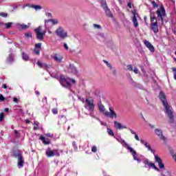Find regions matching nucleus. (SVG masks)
Segmentation results:
<instances>
[{
    "label": "nucleus",
    "mask_w": 176,
    "mask_h": 176,
    "mask_svg": "<svg viewBox=\"0 0 176 176\" xmlns=\"http://www.w3.org/2000/svg\"><path fill=\"white\" fill-rule=\"evenodd\" d=\"M18 25H20V27H21V28H22V30H27L28 28H30V26L25 25V24H22V25L18 24Z\"/></svg>",
    "instance_id": "obj_33"
},
{
    "label": "nucleus",
    "mask_w": 176,
    "mask_h": 176,
    "mask_svg": "<svg viewBox=\"0 0 176 176\" xmlns=\"http://www.w3.org/2000/svg\"><path fill=\"white\" fill-rule=\"evenodd\" d=\"M37 65L40 67V68H49L47 64H43L42 62L38 60Z\"/></svg>",
    "instance_id": "obj_29"
},
{
    "label": "nucleus",
    "mask_w": 176,
    "mask_h": 176,
    "mask_svg": "<svg viewBox=\"0 0 176 176\" xmlns=\"http://www.w3.org/2000/svg\"><path fill=\"white\" fill-rule=\"evenodd\" d=\"M155 133L157 137H159L160 140H162V141H166L167 140L166 138H165L164 135H163V131L160 129H155Z\"/></svg>",
    "instance_id": "obj_14"
},
{
    "label": "nucleus",
    "mask_w": 176,
    "mask_h": 176,
    "mask_svg": "<svg viewBox=\"0 0 176 176\" xmlns=\"http://www.w3.org/2000/svg\"><path fill=\"white\" fill-rule=\"evenodd\" d=\"M42 102H45V104H46V102H47V98H46V97L43 98L42 100Z\"/></svg>",
    "instance_id": "obj_53"
},
{
    "label": "nucleus",
    "mask_w": 176,
    "mask_h": 176,
    "mask_svg": "<svg viewBox=\"0 0 176 176\" xmlns=\"http://www.w3.org/2000/svg\"><path fill=\"white\" fill-rule=\"evenodd\" d=\"M35 93H36V96H39L41 94V93H39L38 91H36Z\"/></svg>",
    "instance_id": "obj_63"
},
{
    "label": "nucleus",
    "mask_w": 176,
    "mask_h": 176,
    "mask_svg": "<svg viewBox=\"0 0 176 176\" xmlns=\"http://www.w3.org/2000/svg\"><path fill=\"white\" fill-rule=\"evenodd\" d=\"M107 133L109 135H111V137H115V133H113V131H112V129L107 128Z\"/></svg>",
    "instance_id": "obj_31"
},
{
    "label": "nucleus",
    "mask_w": 176,
    "mask_h": 176,
    "mask_svg": "<svg viewBox=\"0 0 176 176\" xmlns=\"http://www.w3.org/2000/svg\"><path fill=\"white\" fill-rule=\"evenodd\" d=\"M55 34L56 36L60 39H65V38H68V32H67L62 26H59L58 29H56Z\"/></svg>",
    "instance_id": "obj_7"
},
{
    "label": "nucleus",
    "mask_w": 176,
    "mask_h": 176,
    "mask_svg": "<svg viewBox=\"0 0 176 176\" xmlns=\"http://www.w3.org/2000/svg\"><path fill=\"white\" fill-rule=\"evenodd\" d=\"M63 150L54 149L52 150V148L48 147L45 151V155L47 157H53L54 156H60V153H63Z\"/></svg>",
    "instance_id": "obj_6"
},
{
    "label": "nucleus",
    "mask_w": 176,
    "mask_h": 176,
    "mask_svg": "<svg viewBox=\"0 0 176 176\" xmlns=\"http://www.w3.org/2000/svg\"><path fill=\"white\" fill-rule=\"evenodd\" d=\"M143 163L144 164L145 168H147V167H151L152 168H154L155 171H158V172L160 171V169H159V168H157L154 163L149 162V160L148 159H144L143 160Z\"/></svg>",
    "instance_id": "obj_12"
},
{
    "label": "nucleus",
    "mask_w": 176,
    "mask_h": 176,
    "mask_svg": "<svg viewBox=\"0 0 176 176\" xmlns=\"http://www.w3.org/2000/svg\"><path fill=\"white\" fill-rule=\"evenodd\" d=\"M30 8H32V9H35L36 10H41V9H42V6L39 5H32L30 6Z\"/></svg>",
    "instance_id": "obj_30"
},
{
    "label": "nucleus",
    "mask_w": 176,
    "mask_h": 176,
    "mask_svg": "<svg viewBox=\"0 0 176 176\" xmlns=\"http://www.w3.org/2000/svg\"><path fill=\"white\" fill-rule=\"evenodd\" d=\"M42 31V26H38L36 29L34 30V32L36 34V39L38 41H43L45 39V35H46V31Z\"/></svg>",
    "instance_id": "obj_8"
},
{
    "label": "nucleus",
    "mask_w": 176,
    "mask_h": 176,
    "mask_svg": "<svg viewBox=\"0 0 176 176\" xmlns=\"http://www.w3.org/2000/svg\"><path fill=\"white\" fill-rule=\"evenodd\" d=\"M3 119H5V114L3 113H0V123L3 122Z\"/></svg>",
    "instance_id": "obj_36"
},
{
    "label": "nucleus",
    "mask_w": 176,
    "mask_h": 176,
    "mask_svg": "<svg viewBox=\"0 0 176 176\" xmlns=\"http://www.w3.org/2000/svg\"><path fill=\"white\" fill-rule=\"evenodd\" d=\"M100 124H101L102 126H107V123H105V122H102V121H100Z\"/></svg>",
    "instance_id": "obj_58"
},
{
    "label": "nucleus",
    "mask_w": 176,
    "mask_h": 176,
    "mask_svg": "<svg viewBox=\"0 0 176 176\" xmlns=\"http://www.w3.org/2000/svg\"><path fill=\"white\" fill-rule=\"evenodd\" d=\"M133 72H135V74H138V69H137V67H135L133 69Z\"/></svg>",
    "instance_id": "obj_57"
},
{
    "label": "nucleus",
    "mask_w": 176,
    "mask_h": 176,
    "mask_svg": "<svg viewBox=\"0 0 176 176\" xmlns=\"http://www.w3.org/2000/svg\"><path fill=\"white\" fill-rule=\"evenodd\" d=\"M126 69H127V71H133V65H128L127 66H126Z\"/></svg>",
    "instance_id": "obj_38"
},
{
    "label": "nucleus",
    "mask_w": 176,
    "mask_h": 176,
    "mask_svg": "<svg viewBox=\"0 0 176 176\" xmlns=\"http://www.w3.org/2000/svg\"><path fill=\"white\" fill-rule=\"evenodd\" d=\"M151 28L154 34L159 32V26L157 25V21L155 22H151Z\"/></svg>",
    "instance_id": "obj_15"
},
{
    "label": "nucleus",
    "mask_w": 176,
    "mask_h": 176,
    "mask_svg": "<svg viewBox=\"0 0 176 176\" xmlns=\"http://www.w3.org/2000/svg\"><path fill=\"white\" fill-rule=\"evenodd\" d=\"M151 3H152L154 9H156V8L159 7V5H157V3H156V1H152Z\"/></svg>",
    "instance_id": "obj_37"
},
{
    "label": "nucleus",
    "mask_w": 176,
    "mask_h": 176,
    "mask_svg": "<svg viewBox=\"0 0 176 176\" xmlns=\"http://www.w3.org/2000/svg\"><path fill=\"white\" fill-rule=\"evenodd\" d=\"M95 107L96 105L94 104V100H89V98L85 100V109H87L89 112H94Z\"/></svg>",
    "instance_id": "obj_9"
},
{
    "label": "nucleus",
    "mask_w": 176,
    "mask_h": 176,
    "mask_svg": "<svg viewBox=\"0 0 176 176\" xmlns=\"http://www.w3.org/2000/svg\"><path fill=\"white\" fill-rule=\"evenodd\" d=\"M159 97L164 107V112L166 115H167L169 118L170 123H174V111H173V107L168 104V102H167L166 95L161 91L160 92Z\"/></svg>",
    "instance_id": "obj_1"
},
{
    "label": "nucleus",
    "mask_w": 176,
    "mask_h": 176,
    "mask_svg": "<svg viewBox=\"0 0 176 176\" xmlns=\"http://www.w3.org/2000/svg\"><path fill=\"white\" fill-rule=\"evenodd\" d=\"M0 16H1V17H8V13L0 12Z\"/></svg>",
    "instance_id": "obj_44"
},
{
    "label": "nucleus",
    "mask_w": 176,
    "mask_h": 176,
    "mask_svg": "<svg viewBox=\"0 0 176 176\" xmlns=\"http://www.w3.org/2000/svg\"><path fill=\"white\" fill-rule=\"evenodd\" d=\"M16 47H19L20 49V45L19 43H15Z\"/></svg>",
    "instance_id": "obj_62"
},
{
    "label": "nucleus",
    "mask_w": 176,
    "mask_h": 176,
    "mask_svg": "<svg viewBox=\"0 0 176 176\" xmlns=\"http://www.w3.org/2000/svg\"><path fill=\"white\" fill-rule=\"evenodd\" d=\"M4 112H6V113L9 112V109L8 108L4 109Z\"/></svg>",
    "instance_id": "obj_61"
},
{
    "label": "nucleus",
    "mask_w": 176,
    "mask_h": 176,
    "mask_svg": "<svg viewBox=\"0 0 176 176\" xmlns=\"http://www.w3.org/2000/svg\"><path fill=\"white\" fill-rule=\"evenodd\" d=\"M25 36L26 38H32V33L29 32V33H25Z\"/></svg>",
    "instance_id": "obj_41"
},
{
    "label": "nucleus",
    "mask_w": 176,
    "mask_h": 176,
    "mask_svg": "<svg viewBox=\"0 0 176 176\" xmlns=\"http://www.w3.org/2000/svg\"><path fill=\"white\" fill-rule=\"evenodd\" d=\"M102 8H103L105 14L108 17H110L111 19H113V14H112V12H111V10L108 8V6L107 5V1H102Z\"/></svg>",
    "instance_id": "obj_10"
},
{
    "label": "nucleus",
    "mask_w": 176,
    "mask_h": 176,
    "mask_svg": "<svg viewBox=\"0 0 176 176\" xmlns=\"http://www.w3.org/2000/svg\"><path fill=\"white\" fill-rule=\"evenodd\" d=\"M10 53L8 56L7 57L6 60V64H13L14 61V54L12 53V48L10 49Z\"/></svg>",
    "instance_id": "obj_13"
},
{
    "label": "nucleus",
    "mask_w": 176,
    "mask_h": 176,
    "mask_svg": "<svg viewBox=\"0 0 176 176\" xmlns=\"http://www.w3.org/2000/svg\"><path fill=\"white\" fill-rule=\"evenodd\" d=\"M72 146H74L75 151H78V146H76V142H73Z\"/></svg>",
    "instance_id": "obj_45"
},
{
    "label": "nucleus",
    "mask_w": 176,
    "mask_h": 176,
    "mask_svg": "<svg viewBox=\"0 0 176 176\" xmlns=\"http://www.w3.org/2000/svg\"><path fill=\"white\" fill-rule=\"evenodd\" d=\"M129 8H131V3H128Z\"/></svg>",
    "instance_id": "obj_64"
},
{
    "label": "nucleus",
    "mask_w": 176,
    "mask_h": 176,
    "mask_svg": "<svg viewBox=\"0 0 176 176\" xmlns=\"http://www.w3.org/2000/svg\"><path fill=\"white\" fill-rule=\"evenodd\" d=\"M135 87H138V89H142V85H141V84L137 83V85H135Z\"/></svg>",
    "instance_id": "obj_50"
},
{
    "label": "nucleus",
    "mask_w": 176,
    "mask_h": 176,
    "mask_svg": "<svg viewBox=\"0 0 176 176\" xmlns=\"http://www.w3.org/2000/svg\"><path fill=\"white\" fill-rule=\"evenodd\" d=\"M129 131H131V134H133L134 135H135V134H137V133H135V131H134L133 129L129 128Z\"/></svg>",
    "instance_id": "obj_49"
},
{
    "label": "nucleus",
    "mask_w": 176,
    "mask_h": 176,
    "mask_svg": "<svg viewBox=\"0 0 176 176\" xmlns=\"http://www.w3.org/2000/svg\"><path fill=\"white\" fill-rule=\"evenodd\" d=\"M132 82H134V80H133V78L130 77L129 78V83H132Z\"/></svg>",
    "instance_id": "obj_59"
},
{
    "label": "nucleus",
    "mask_w": 176,
    "mask_h": 176,
    "mask_svg": "<svg viewBox=\"0 0 176 176\" xmlns=\"http://www.w3.org/2000/svg\"><path fill=\"white\" fill-rule=\"evenodd\" d=\"M49 23H52V25H56V24H58V19H53L45 20V28H47V24H49Z\"/></svg>",
    "instance_id": "obj_17"
},
{
    "label": "nucleus",
    "mask_w": 176,
    "mask_h": 176,
    "mask_svg": "<svg viewBox=\"0 0 176 176\" xmlns=\"http://www.w3.org/2000/svg\"><path fill=\"white\" fill-rule=\"evenodd\" d=\"M94 28H98V30H101V25H97L96 23L94 24Z\"/></svg>",
    "instance_id": "obj_43"
},
{
    "label": "nucleus",
    "mask_w": 176,
    "mask_h": 176,
    "mask_svg": "<svg viewBox=\"0 0 176 176\" xmlns=\"http://www.w3.org/2000/svg\"><path fill=\"white\" fill-rule=\"evenodd\" d=\"M116 140H117V141H118V142H120V144H122V145H123V146L126 148V149H128V151H129V152H130V153H131L134 160L138 162V163H141V160L140 158L137 157V151H135L133 148H131L130 146V145H129V144H127V142H126V141L122 139V138H116Z\"/></svg>",
    "instance_id": "obj_4"
},
{
    "label": "nucleus",
    "mask_w": 176,
    "mask_h": 176,
    "mask_svg": "<svg viewBox=\"0 0 176 176\" xmlns=\"http://www.w3.org/2000/svg\"><path fill=\"white\" fill-rule=\"evenodd\" d=\"M52 113H54V115H57L58 113V111L57 110V109H52Z\"/></svg>",
    "instance_id": "obj_42"
},
{
    "label": "nucleus",
    "mask_w": 176,
    "mask_h": 176,
    "mask_svg": "<svg viewBox=\"0 0 176 176\" xmlns=\"http://www.w3.org/2000/svg\"><path fill=\"white\" fill-rule=\"evenodd\" d=\"M103 63H104V64H106L107 67H108V68H109L110 71L112 72L113 75H116V69H115V68H113V67H112V65H111V63H109V62H108V60H103Z\"/></svg>",
    "instance_id": "obj_18"
},
{
    "label": "nucleus",
    "mask_w": 176,
    "mask_h": 176,
    "mask_svg": "<svg viewBox=\"0 0 176 176\" xmlns=\"http://www.w3.org/2000/svg\"><path fill=\"white\" fill-rule=\"evenodd\" d=\"M13 101H14V102H16V104L19 103V99H17V98H14Z\"/></svg>",
    "instance_id": "obj_54"
},
{
    "label": "nucleus",
    "mask_w": 176,
    "mask_h": 176,
    "mask_svg": "<svg viewBox=\"0 0 176 176\" xmlns=\"http://www.w3.org/2000/svg\"><path fill=\"white\" fill-rule=\"evenodd\" d=\"M69 71H70V72H72V74H74V75H76V74H78V69L72 64L69 65Z\"/></svg>",
    "instance_id": "obj_23"
},
{
    "label": "nucleus",
    "mask_w": 176,
    "mask_h": 176,
    "mask_svg": "<svg viewBox=\"0 0 176 176\" xmlns=\"http://www.w3.org/2000/svg\"><path fill=\"white\" fill-rule=\"evenodd\" d=\"M0 101H5V97L2 94H0Z\"/></svg>",
    "instance_id": "obj_46"
},
{
    "label": "nucleus",
    "mask_w": 176,
    "mask_h": 176,
    "mask_svg": "<svg viewBox=\"0 0 176 176\" xmlns=\"http://www.w3.org/2000/svg\"><path fill=\"white\" fill-rule=\"evenodd\" d=\"M63 46H64V47H65V49L66 50H68V45H67V43H64L63 44Z\"/></svg>",
    "instance_id": "obj_56"
},
{
    "label": "nucleus",
    "mask_w": 176,
    "mask_h": 176,
    "mask_svg": "<svg viewBox=\"0 0 176 176\" xmlns=\"http://www.w3.org/2000/svg\"><path fill=\"white\" fill-rule=\"evenodd\" d=\"M2 87H3V89H8V86H6V85H5V84H3L2 85Z\"/></svg>",
    "instance_id": "obj_60"
},
{
    "label": "nucleus",
    "mask_w": 176,
    "mask_h": 176,
    "mask_svg": "<svg viewBox=\"0 0 176 176\" xmlns=\"http://www.w3.org/2000/svg\"><path fill=\"white\" fill-rule=\"evenodd\" d=\"M40 140L43 141V144H44V145H49L50 144V140L43 136H41Z\"/></svg>",
    "instance_id": "obj_25"
},
{
    "label": "nucleus",
    "mask_w": 176,
    "mask_h": 176,
    "mask_svg": "<svg viewBox=\"0 0 176 176\" xmlns=\"http://www.w3.org/2000/svg\"><path fill=\"white\" fill-rule=\"evenodd\" d=\"M45 14H46L47 17H50V18L52 17V13H50V12H46Z\"/></svg>",
    "instance_id": "obj_51"
},
{
    "label": "nucleus",
    "mask_w": 176,
    "mask_h": 176,
    "mask_svg": "<svg viewBox=\"0 0 176 176\" xmlns=\"http://www.w3.org/2000/svg\"><path fill=\"white\" fill-rule=\"evenodd\" d=\"M76 83V80L72 79V78H69L67 79L65 77L60 76V83L63 87H67V89H71V83Z\"/></svg>",
    "instance_id": "obj_5"
},
{
    "label": "nucleus",
    "mask_w": 176,
    "mask_h": 176,
    "mask_svg": "<svg viewBox=\"0 0 176 176\" xmlns=\"http://www.w3.org/2000/svg\"><path fill=\"white\" fill-rule=\"evenodd\" d=\"M58 119V124H65L67 123V117L65 116H59Z\"/></svg>",
    "instance_id": "obj_21"
},
{
    "label": "nucleus",
    "mask_w": 176,
    "mask_h": 176,
    "mask_svg": "<svg viewBox=\"0 0 176 176\" xmlns=\"http://www.w3.org/2000/svg\"><path fill=\"white\" fill-rule=\"evenodd\" d=\"M41 47H42V43H38L35 44V47H34V49L41 50Z\"/></svg>",
    "instance_id": "obj_35"
},
{
    "label": "nucleus",
    "mask_w": 176,
    "mask_h": 176,
    "mask_svg": "<svg viewBox=\"0 0 176 176\" xmlns=\"http://www.w3.org/2000/svg\"><path fill=\"white\" fill-rule=\"evenodd\" d=\"M34 54H37V56H39V54H41V50L38 48H34Z\"/></svg>",
    "instance_id": "obj_34"
},
{
    "label": "nucleus",
    "mask_w": 176,
    "mask_h": 176,
    "mask_svg": "<svg viewBox=\"0 0 176 176\" xmlns=\"http://www.w3.org/2000/svg\"><path fill=\"white\" fill-rule=\"evenodd\" d=\"M144 45L151 53H155V47H153L152 43H151L149 41L145 40Z\"/></svg>",
    "instance_id": "obj_16"
},
{
    "label": "nucleus",
    "mask_w": 176,
    "mask_h": 176,
    "mask_svg": "<svg viewBox=\"0 0 176 176\" xmlns=\"http://www.w3.org/2000/svg\"><path fill=\"white\" fill-rule=\"evenodd\" d=\"M4 25L6 26L7 30H9V28H10V27H12V25H13V23L9 22V23H5Z\"/></svg>",
    "instance_id": "obj_32"
},
{
    "label": "nucleus",
    "mask_w": 176,
    "mask_h": 176,
    "mask_svg": "<svg viewBox=\"0 0 176 176\" xmlns=\"http://www.w3.org/2000/svg\"><path fill=\"white\" fill-rule=\"evenodd\" d=\"M173 72H174L173 73V78H174L175 80H176V68L175 67L173 68Z\"/></svg>",
    "instance_id": "obj_39"
},
{
    "label": "nucleus",
    "mask_w": 176,
    "mask_h": 176,
    "mask_svg": "<svg viewBox=\"0 0 176 176\" xmlns=\"http://www.w3.org/2000/svg\"><path fill=\"white\" fill-rule=\"evenodd\" d=\"M131 85H132V86H134V87H135V86H137V82L135 81H133L131 82Z\"/></svg>",
    "instance_id": "obj_55"
},
{
    "label": "nucleus",
    "mask_w": 176,
    "mask_h": 176,
    "mask_svg": "<svg viewBox=\"0 0 176 176\" xmlns=\"http://www.w3.org/2000/svg\"><path fill=\"white\" fill-rule=\"evenodd\" d=\"M94 111H89V116H91V118H96V116H94Z\"/></svg>",
    "instance_id": "obj_52"
},
{
    "label": "nucleus",
    "mask_w": 176,
    "mask_h": 176,
    "mask_svg": "<svg viewBox=\"0 0 176 176\" xmlns=\"http://www.w3.org/2000/svg\"><path fill=\"white\" fill-rule=\"evenodd\" d=\"M98 108L100 112L103 113V115L106 116V118H110V119H113V118L116 119V118H118V114H116V112H115L113 109H112V107H110L109 108V111H106L105 107L104 106V104H102V102H101V101L98 102Z\"/></svg>",
    "instance_id": "obj_3"
},
{
    "label": "nucleus",
    "mask_w": 176,
    "mask_h": 176,
    "mask_svg": "<svg viewBox=\"0 0 176 176\" xmlns=\"http://www.w3.org/2000/svg\"><path fill=\"white\" fill-rule=\"evenodd\" d=\"M150 19H151V23H155V21H157V19L156 18V15H155V13L152 12V10H150Z\"/></svg>",
    "instance_id": "obj_24"
},
{
    "label": "nucleus",
    "mask_w": 176,
    "mask_h": 176,
    "mask_svg": "<svg viewBox=\"0 0 176 176\" xmlns=\"http://www.w3.org/2000/svg\"><path fill=\"white\" fill-rule=\"evenodd\" d=\"M17 166L19 168H21L24 166V157H18Z\"/></svg>",
    "instance_id": "obj_19"
},
{
    "label": "nucleus",
    "mask_w": 176,
    "mask_h": 176,
    "mask_svg": "<svg viewBox=\"0 0 176 176\" xmlns=\"http://www.w3.org/2000/svg\"><path fill=\"white\" fill-rule=\"evenodd\" d=\"M135 139L136 140V141H141V140H140V137H138V135L135 134Z\"/></svg>",
    "instance_id": "obj_48"
},
{
    "label": "nucleus",
    "mask_w": 176,
    "mask_h": 176,
    "mask_svg": "<svg viewBox=\"0 0 176 176\" xmlns=\"http://www.w3.org/2000/svg\"><path fill=\"white\" fill-rule=\"evenodd\" d=\"M132 21L133 23L134 27H135V28H137V27H138V21H137V14H133Z\"/></svg>",
    "instance_id": "obj_27"
},
{
    "label": "nucleus",
    "mask_w": 176,
    "mask_h": 176,
    "mask_svg": "<svg viewBox=\"0 0 176 176\" xmlns=\"http://www.w3.org/2000/svg\"><path fill=\"white\" fill-rule=\"evenodd\" d=\"M52 58H54V61H56V63H61V61H63V58L60 56L58 57V55L56 54H54Z\"/></svg>",
    "instance_id": "obj_26"
},
{
    "label": "nucleus",
    "mask_w": 176,
    "mask_h": 176,
    "mask_svg": "<svg viewBox=\"0 0 176 176\" xmlns=\"http://www.w3.org/2000/svg\"><path fill=\"white\" fill-rule=\"evenodd\" d=\"M23 155V153L20 150H14L12 153V157L19 158Z\"/></svg>",
    "instance_id": "obj_20"
},
{
    "label": "nucleus",
    "mask_w": 176,
    "mask_h": 176,
    "mask_svg": "<svg viewBox=\"0 0 176 176\" xmlns=\"http://www.w3.org/2000/svg\"><path fill=\"white\" fill-rule=\"evenodd\" d=\"M45 136L48 137L49 138H52V137H53V134H52V133H46Z\"/></svg>",
    "instance_id": "obj_47"
},
{
    "label": "nucleus",
    "mask_w": 176,
    "mask_h": 176,
    "mask_svg": "<svg viewBox=\"0 0 176 176\" xmlns=\"http://www.w3.org/2000/svg\"><path fill=\"white\" fill-rule=\"evenodd\" d=\"M140 144H142V145H144L148 151L151 152V153L154 155L155 161L156 162V163L158 164V166L160 170H164V164H163L162 162L163 160H162V158H160L155 153V150L152 148V146H151V144L148 142L142 139L140 140Z\"/></svg>",
    "instance_id": "obj_2"
},
{
    "label": "nucleus",
    "mask_w": 176,
    "mask_h": 176,
    "mask_svg": "<svg viewBox=\"0 0 176 176\" xmlns=\"http://www.w3.org/2000/svg\"><path fill=\"white\" fill-rule=\"evenodd\" d=\"M114 127L118 130H122V129H127V126L126 125H122L120 122L118 121H114Z\"/></svg>",
    "instance_id": "obj_22"
},
{
    "label": "nucleus",
    "mask_w": 176,
    "mask_h": 176,
    "mask_svg": "<svg viewBox=\"0 0 176 176\" xmlns=\"http://www.w3.org/2000/svg\"><path fill=\"white\" fill-rule=\"evenodd\" d=\"M157 15L158 21L163 23V18L166 17V10H164V7L162 6L160 10H157Z\"/></svg>",
    "instance_id": "obj_11"
},
{
    "label": "nucleus",
    "mask_w": 176,
    "mask_h": 176,
    "mask_svg": "<svg viewBox=\"0 0 176 176\" xmlns=\"http://www.w3.org/2000/svg\"><path fill=\"white\" fill-rule=\"evenodd\" d=\"M22 59L23 61H30V56L27 53L22 52Z\"/></svg>",
    "instance_id": "obj_28"
},
{
    "label": "nucleus",
    "mask_w": 176,
    "mask_h": 176,
    "mask_svg": "<svg viewBox=\"0 0 176 176\" xmlns=\"http://www.w3.org/2000/svg\"><path fill=\"white\" fill-rule=\"evenodd\" d=\"M91 152H93L94 153H96V152H97V146H93L91 148Z\"/></svg>",
    "instance_id": "obj_40"
}]
</instances>
